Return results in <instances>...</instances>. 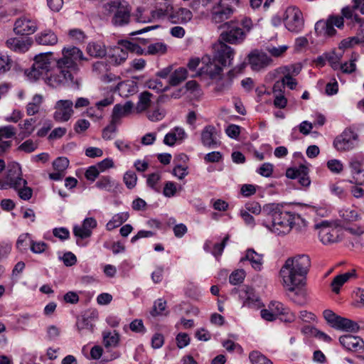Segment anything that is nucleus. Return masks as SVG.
<instances>
[{
    "mask_svg": "<svg viewBox=\"0 0 364 364\" xmlns=\"http://www.w3.org/2000/svg\"><path fill=\"white\" fill-rule=\"evenodd\" d=\"M311 267L307 255L289 257L280 269L281 283L291 300L299 306L307 302L306 275Z\"/></svg>",
    "mask_w": 364,
    "mask_h": 364,
    "instance_id": "1",
    "label": "nucleus"
},
{
    "mask_svg": "<svg viewBox=\"0 0 364 364\" xmlns=\"http://www.w3.org/2000/svg\"><path fill=\"white\" fill-rule=\"evenodd\" d=\"M264 210L270 215L272 220L271 224L266 227L277 235H287L293 228L297 232H301L306 226V221L300 215L283 210L279 205H267Z\"/></svg>",
    "mask_w": 364,
    "mask_h": 364,
    "instance_id": "2",
    "label": "nucleus"
},
{
    "mask_svg": "<svg viewBox=\"0 0 364 364\" xmlns=\"http://www.w3.org/2000/svg\"><path fill=\"white\" fill-rule=\"evenodd\" d=\"M357 8L355 4L352 6H346L341 10V16H331L326 21L321 20L315 24V31L321 36H332L336 31L334 26L341 28L343 26V19L350 20L351 22L360 23L361 18L355 13Z\"/></svg>",
    "mask_w": 364,
    "mask_h": 364,
    "instance_id": "3",
    "label": "nucleus"
},
{
    "mask_svg": "<svg viewBox=\"0 0 364 364\" xmlns=\"http://www.w3.org/2000/svg\"><path fill=\"white\" fill-rule=\"evenodd\" d=\"M201 62L203 65L200 68V74H205L215 82V90L216 92H222L231 87L232 79L235 77V69L230 70L225 77L223 75V68L211 62L210 55L203 56Z\"/></svg>",
    "mask_w": 364,
    "mask_h": 364,
    "instance_id": "4",
    "label": "nucleus"
},
{
    "mask_svg": "<svg viewBox=\"0 0 364 364\" xmlns=\"http://www.w3.org/2000/svg\"><path fill=\"white\" fill-rule=\"evenodd\" d=\"M74 70L68 68L60 67L57 62V68L53 70L49 77L46 79V82L52 87H58L61 85H68L74 88L79 87V82L75 79L73 75Z\"/></svg>",
    "mask_w": 364,
    "mask_h": 364,
    "instance_id": "5",
    "label": "nucleus"
},
{
    "mask_svg": "<svg viewBox=\"0 0 364 364\" xmlns=\"http://www.w3.org/2000/svg\"><path fill=\"white\" fill-rule=\"evenodd\" d=\"M105 11L112 14V23L115 26L127 25L131 18V9L125 4L115 0L107 3L104 6Z\"/></svg>",
    "mask_w": 364,
    "mask_h": 364,
    "instance_id": "6",
    "label": "nucleus"
},
{
    "mask_svg": "<svg viewBox=\"0 0 364 364\" xmlns=\"http://www.w3.org/2000/svg\"><path fill=\"white\" fill-rule=\"evenodd\" d=\"M239 0H219L210 10L212 22L220 23L229 19L235 12Z\"/></svg>",
    "mask_w": 364,
    "mask_h": 364,
    "instance_id": "7",
    "label": "nucleus"
},
{
    "mask_svg": "<svg viewBox=\"0 0 364 364\" xmlns=\"http://www.w3.org/2000/svg\"><path fill=\"white\" fill-rule=\"evenodd\" d=\"M213 58L210 57L211 62L215 64L217 62L220 67L223 68L231 65L235 56V50L219 39L213 46Z\"/></svg>",
    "mask_w": 364,
    "mask_h": 364,
    "instance_id": "8",
    "label": "nucleus"
},
{
    "mask_svg": "<svg viewBox=\"0 0 364 364\" xmlns=\"http://www.w3.org/2000/svg\"><path fill=\"white\" fill-rule=\"evenodd\" d=\"M62 53L63 57L58 60L60 67L68 68L70 70L75 72L78 70L77 61L87 60L82 50L75 46L64 48Z\"/></svg>",
    "mask_w": 364,
    "mask_h": 364,
    "instance_id": "9",
    "label": "nucleus"
},
{
    "mask_svg": "<svg viewBox=\"0 0 364 364\" xmlns=\"http://www.w3.org/2000/svg\"><path fill=\"white\" fill-rule=\"evenodd\" d=\"M284 20L286 28L291 32L299 33L304 28L302 13L296 6H289L286 9Z\"/></svg>",
    "mask_w": 364,
    "mask_h": 364,
    "instance_id": "10",
    "label": "nucleus"
},
{
    "mask_svg": "<svg viewBox=\"0 0 364 364\" xmlns=\"http://www.w3.org/2000/svg\"><path fill=\"white\" fill-rule=\"evenodd\" d=\"M50 53H40L35 56L31 70L27 73L31 80H36L46 73L50 66Z\"/></svg>",
    "mask_w": 364,
    "mask_h": 364,
    "instance_id": "11",
    "label": "nucleus"
},
{
    "mask_svg": "<svg viewBox=\"0 0 364 364\" xmlns=\"http://www.w3.org/2000/svg\"><path fill=\"white\" fill-rule=\"evenodd\" d=\"M224 26L227 27V30L221 33L220 40L230 44H240L244 41L246 38V32L244 30L232 22L225 23Z\"/></svg>",
    "mask_w": 364,
    "mask_h": 364,
    "instance_id": "12",
    "label": "nucleus"
},
{
    "mask_svg": "<svg viewBox=\"0 0 364 364\" xmlns=\"http://www.w3.org/2000/svg\"><path fill=\"white\" fill-rule=\"evenodd\" d=\"M358 136L350 129H345L333 141V146L338 151H347L355 146Z\"/></svg>",
    "mask_w": 364,
    "mask_h": 364,
    "instance_id": "13",
    "label": "nucleus"
},
{
    "mask_svg": "<svg viewBox=\"0 0 364 364\" xmlns=\"http://www.w3.org/2000/svg\"><path fill=\"white\" fill-rule=\"evenodd\" d=\"M200 142L205 146L215 149L220 146V132L213 125H206L200 133Z\"/></svg>",
    "mask_w": 364,
    "mask_h": 364,
    "instance_id": "14",
    "label": "nucleus"
},
{
    "mask_svg": "<svg viewBox=\"0 0 364 364\" xmlns=\"http://www.w3.org/2000/svg\"><path fill=\"white\" fill-rule=\"evenodd\" d=\"M5 180L7 186L13 188H18L20 185H27V181L21 178V168L17 163L8 166Z\"/></svg>",
    "mask_w": 364,
    "mask_h": 364,
    "instance_id": "15",
    "label": "nucleus"
},
{
    "mask_svg": "<svg viewBox=\"0 0 364 364\" xmlns=\"http://www.w3.org/2000/svg\"><path fill=\"white\" fill-rule=\"evenodd\" d=\"M73 103L69 100H60L56 102L53 117L59 122H67L73 114Z\"/></svg>",
    "mask_w": 364,
    "mask_h": 364,
    "instance_id": "16",
    "label": "nucleus"
},
{
    "mask_svg": "<svg viewBox=\"0 0 364 364\" xmlns=\"http://www.w3.org/2000/svg\"><path fill=\"white\" fill-rule=\"evenodd\" d=\"M249 63L255 71H260L271 65L273 60L265 53L253 51L248 55Z\"/></svg>",
    "mask_w": 364,
    "mask_h": 364,
    "instance_id": "17",
    "label": "nucleus"
},
{
    "mask_svg": "<svg viewBox=\"0 0 364 364\" xmlns=\"http://www.w3.org/2000/svg\"><path fill=\"white\" fill-rule=\"evenodd\" d=\"M97 317V313L92 311L85 313L77 318L76 326L78 332L81 335H86L93 332L95 318Z\"/></svg>",
    "mask_w": 364,
    "mask_h": 364,
    "instance_id": "18",
    "label": "nucleus"
},
{
    "mask_svg": "<svg viewBox=\"0 0 364 364\" xmlns=\"http://www.w3.org/2000/svg\"><path fill=\"white\" fill-rule=\"evenodd\" d=\"M36 22L27 17L18 18L14 23V31L17 35H31L37 30Z\"/></svg>",
    "mask_w": 364,
    "mask_h": 364,
    "instance_id": "19",
    "label": "nucleus"
},
{
    "mask_svg": "<svg viewBox=\"0 0 364 364\" xmlns=\"http://www.w3.org/2000/svg\"><path fill=\"white\" fill-rule=\"evenodd\" d=\"M316 228L321 229L319 237L323 244L336 242L338 240V231L336 228L328 227V222L323 221L316 225Z\"/></svg>",
    "mask_w": 364,
    "mask_h": 364,
    "instance_id": "20",
    "label": "nucleus"
},
{
    "mask_svg": "<svg viewBox=\"0 0 364 364\" xmlns=\"http://www.w3.org/2000/svg\"><path fill=\"white\" fill-rule=\"evenodd\" d=\"M339 341L347 350L358 352L364 348V341L359 336L347 334L341 336Z\"/></svg>",
    "mask_w": 364,
    "mask_h": 364,
    "instance_id": "21",
    "label": "nucleus"
},
{
    "mask_svg": "<svg viewBox=\"0 0 364 364\" xmlns=\"http://www.w3.org/2000/svg\"><path fill=\"white\" fill-rule=\"evenodd\" d=\"M97 227V221L94 218H86L81 226L75 225L73 228V234L80 239L90 237L92 230Z\"/></svg>",
    "mask_w": 364,
    "mask_h": 364,
    "instance_id": "22",
    "label": "nucleus"
},
{
    "mask_svg": "<svg viewBox=\"0 0 364 364\" xmlns=\"http://www.w3.org/2000/svg\"><path fill=\"white\" fill-rule=\"evenodd\" d=\"M134 111V103L131 101L126 102L124 105L117 104L114 106L112 114L113 122H119L120 119L130 114Z\"/></svg>",
    "mask_w": 364,
    "mask_h": 364,
    "instance_id": "23",
    "label": "nucleus"
},
{
    "mask_svg": "<svg viewBox=\"0 0 364 364\" xmlns=\"http://www.w3.org/2000/svg\"><path fill=\"white\" fill-rule=\"evenodd\" d=\"M193 18L192 12L186 8H176L172 6L170 21L172 23H186Z\"/></svg>",
    "mask_w": 364,
    "mask_h": 364,
    "instance_id": "24",
    "label": "nucleus"
},
{
    "mask_svg": "<svg viewBox=\"0 0 364 364\" xmlns=\"http://www.w3.org/2000/svg\"><path fill=\"white\" fill-rule=\"evenodd\" d=\"M187 137L184 129L176 127L167 133L164 139V143L166 145L172 146L176 142L181 143Z\"/></svg>",
    "mask_w": 364,
    "mask_h": 364,
    "instance_id": "25",
    "label": "nucleus"
},
{
    "mask_svg": "<svg viewBox=\"0 0 364 364\" xmlns=\"http://www.w3.org/2000/svg\"><path fill=\"white\" fill-rule=\"evenodd\" d=\"M172 12V4L169 2L160 4L156 8L151 11L153 21L156 20L168 19L170 21V16Z\"/></svg>",
    "mask_w": 364,
    "mask_h": 364,
    "instance_id": "26",
    "label": "nucleus"
},
{
    "mask_svg": "<svg viewBox=\"0 0 364 364\" xmlns=\"http://www.w3.org/2000/svg\"><path fill=\"white\" fill-rule=\"evenodd\" d=\"M6 44L8 48L18 53H25L31 46L28 39H22L18 38H11L6 41Z\"/></svg>",
    "mask_w": 364,
    "mask_h": 364,
    "instance_id": "27",
    "label": "nucleus"
},
{
    "mask_svg": "<svg viewBox=\"0 0 364 364\" xmlns=\"http://www.w3.org/2000/svg\"><path fill=\"white\" fill-rule=\"evenodd\" d=\"M249 261L252 267L257 271L262 269L263 264V255L256 252L253 249H248L246 251L245 257L241 258L240 262Z\"/></svg>",
    "mask_w": 364,
    "mask_h": 364,
    "instance_id": "28",
    "label": "nucleus"
},
{
    "mask_svg": "<svg viewBox=\"0 0 364 364\" xmlns=\"http://www.w3.org/2000/svg\"><path fill=\"white\" fill-rule=\"evenodd\" d=\"M152 97L153 95L148 91L141 92L136 105L134 106V112L141 113L146 111L151 106Z\"/></svg>",
    "mask_w": 364,
    "mask_h": 364,
    "instance_id": "29",
    "label": "nucleus"
},
{
    "mask_svg": "<svg viewBox=\"0 0 364 364\" xmlns=\"http://www.w3.org/2000/svg\"><path fill=\"white\" fill-rule=\"evenodd\" d=\"M350 167L351 168V172L353 176L354 181H350V183H354L357 185L364 186V173L360 176L361 173L364 172L362 168V163L358 160H352L350 163Z\"/></svg>",
    "mask_w": 364,
    "mask_h": 364,
    "instance_id": "30",
    "label": "nucleus"
},
{
    "mask_svg": "<svg viewBox=\"0 0 364 364\" xmlns=\"http://www.w3.org/2000/svg\"><path fill=\"white\" fill-rule=\"evenodd\" d=\"M36 41L43 46H53L57 43L58 37L50 30H47L36 36Z\"/></svg>",
    "mask_w": 364,
    "mask_h": 364,
    "instance_id": "31",
    "label": "nucleus"
},
{
    "mask_svg": "<svg viewBox=\"0 0 364 364\" xmlns=\"http://www.w3.org/2000/svg\"><path fill=\"white\" fill-rule=\"evenodd\" d=\"M20 70L21 67L18 63L14 61L10 56L7 55H0V73H6L9 70Z\"/></svg>",
    "mask_w": 364,
    "mask_h": 364,
    "instance_id": "32",
    "label": "nucleus"
},
{
    "mask_svg": "<svg viewBox=\"0 0 364 364\" xmlns=\"http://www.w3.org/2000/svg\"><path fill=\"white\" fill-rule=\"evenodd\" d=\"M355 276V270L353 269L351 272L339 274L335 277L331 282L333 291L336 294L339 293L341 287H342L347 281H348L350 278Z\"/></svg>",
    "mask_w": 364,
    "mask_h": 364,
    "instance_id": "33",
    "label": "nucleus"
},
{
    "mask_svg": "<svg viewBox=\"0 0 364 364\" xmlns=\"http://www.w3.org/2000/svg\"><path fill=\"white\" fill-rule=\"evenodd\" d=\"M86 50L90 56L95 58H103L107 54L105 45L100 42H90Z\"/></svg>",
    "mask_w": 364,
    "mask_h": 364,
    "instance_id": "34",
    "label": "nucleus"
},
{
    "mask_svg": "<svg viewBox=\"0 0 364 364\" xmlns=\"http://www.w3.org/2000/svg\"><path fill=\"white\" fill-rule=\"evenodd\" d=\"M334 328L349 332H357L359 330V326L352 320L339 316Z\"/></svg>",
    "mask_w": 364,
    "mask_h": 364,
    "instance_id": "35",
    "label": "nucleus"
},
{
    "mask_svg": "<svg viewBox=\"0 0 364 364\" xmlns=\"http://www.w3.org/2000/svg\"><path fill=\"white\" fill-rule=\"evenodd\" d=\"M129 217L127 212H122L115 214L112 219L107 223L106 228L111 231L116 228L119 227L123 223L126 222Z\"/></svg>",
    "mask_w": 364,
    "mask_h": 364,
    "instance_id": "36",
    "label": "nucleus"
},
{
    "mask_svg": "<svg viewBox=\"0 0 364 364\" xmlns=\"http://www.w3.org/2000/svg\"><path fill=\"white\" fill-rule=\"evenodd\" d=\"M188 72L186 68H179L172 73L169 77V85L176 86L187 78Z\"/></svg>",
    "mask_w": 364,
    "mask_h": 364,
    "instance_id": "37",
    "label": "nucleus"
},
{
    "mask_svg": "<svg viewBox=\"0 0 364 364\" xmlns=\"http://www.w3.org/2000/svg\"><path fill=\"white\" fill-rule=\"evenodd\" d=\"M343 58V51H331L325 54V58L333 70H338L341 67V60Z\"/></svg>",
    "mask_w": 364,
    "mask_h": 364,
    "instance_id": "38",
    "label": "nucleus"
},
{
    "mask_svg": "<svg viewBox=\"0 0 364 364\" xmlns=\"http://www.w3.org/2000/svg\"><path fill=\"white\" fill-rule=\"evenodd\" d=\"M36 120L33 118L26 119L24 120L23 124H19V128L21 130L19 136L21 139L29 136L34 131L35 127L34 123Z\"/></svg>",
    "mask_w": 364,
    "mask_h": 364,
    "instance_id": "39",
    "label": "nucleus"
},
{
    "mask_svg": "<svg viewBox=\"0 0 364 364\" xmlns=\"http://www.w3.org/2000/svg\"><path fill=\"white\" fill-rule=\"evenodd\" d=\"M116 183L109 176H102L96 183L95 186L101 190L111 192L116 188Z\"/></svg>",
    "mask_w": 364,
    "mask_h": 364,
    "instance_id": "40",
    "label": "nucleus"
},
{
    "mask_svg": "<svg viewBox=\"0 0 364 364\" xmlns=\"http://www.w3.org/2000/svg\"><path fill=\"white\" fill-rule=\"evenodd\" d=\"M42 96L40 95H35L32 101L29 102L26 107V112L28 115H33L36 114L42 103Z\"/></svg>",
    "mask_w": 364,
    "mask_h": 364,
    "instance_id": "41",
    "label": "nucleus"
},
{
    "mask_svg": "<svg viewBox=\"0 0 364 364\" xmlns=\"http://www.w3.org/2000/svg\"><path fill=\"white\" fill-rule=\"evenodd\" d=\"M249 358L252 364H273L269 359L258 351L250 353Z\"/></svg>",
    "mask_w": 364,
    "mask_h": 364,
    "instance_id": "42",
    "label": "nucleus"
},
{
    "mask_svg": "<svg viewBox=\"0 0 364 364\" xmlns=\"http://www.w3.org/2000/svg\"><path fill=\"white\" fill-rule=\"evenodd\" d=\"M103 340L105 347L116 346L119 340V334L116 331L105 333Z\"/></svg>",
    "mask_w": 364,
    "mask_h": 364,
    "instance_id": "43",
    "label": "nucleus"
},
{
    "mask_svg": "<svg viewBox=\"0 0 364 364\" xmlns=\"http://www.w3.org/2000/svg\"><path fill=\"white\" fill-rule=\"evenodd\" d=\"M69 166V160L66 157H58L53 162L55 171L64 173Z\"/></svg>",
    "mask_w": 364,
    "mask_h": 364,
    "instance_id": "44",
    "label": "nucleus"
},
{
    "mask_svg": "<svg viewBox=\"0 0 364 364\" xmlns=\"http://www.w3.org/2000/svg\"><path fill=\"white\" fill-rule=\"evenodd\" d=\"M166 301L162 299H157L153 306V309L151 311V315L152 316H156L161 315L164 311L166 309Z\"/></svg>",
    "mask_w": 364,
    "mask_h": 364,
    "instance_id": "45",
    "label": "nucleus"
},
{
    "mask_svg": "<svg viewBox=\"0 0 364 364\" xmlns=\"http://www.w3.org/2000/svg\"><path fill=\"white\" fill-rule=\"evenodd\" d=\"M167 50L166 45L163 43H156L150 44L147 48V53L149 54H164Z\"/></svg>",
    "mask_w": 364,
    "mask_h": 364,
    "instance_id": "46",
    "label": "nucleus"
},
{
    "mask_svg": "<svg viewBox=\"0 0 364 364\" xmlns=\"http://www.w3.org/2000/svg\"><path fill=\"white\" fill-rule=\"evenodd\" d=\"M147 117L151 122H157L161 120L165 117V111L157 107L154 109L147 112Z\"/></svg>",
    "mask_w": 364,
    "mask_h": 364,
    "instance_id": "47",
    "label": "nucleus"
},
{
    "mask_svg": "<svg viewBox=\"0 0 364 364\" xmlns=\"http://www.w3.org/2000/svg\"><path fill=\"white\" fill-rule=\"evenodd\" d=\"M18 192V196L24 200H29L33 195V190L31 188L26 186V185H20L18 188H14Z\"/></svg>",
    "mask_w": 364,
    "mask_h": 364,
    "instance_id": "48",
    "label": "nucleus"
},
{
    "mask_svg": "<svg viewBox=\"0 0 364 364\" xmlns=\"http://www.w3.org/2000/svg\"><path fill=\"white\" fill-rule=\"evenodd\" d=\"M137 177L134 171H129L124 173V182L129 189L133 188L136 184Z\"/></svg>",
    "mask_w": 364,
    "mask_h": 364,
    "instance_id": "49",
    "label": "nucleus"
},
{
    "mask_svg": "<svg viewBox=\"0 0 364 364\" xmlns=\"http://www.w3.org/2000/svg\"><path fill=\"white\" fill-rule=\"evenodd\" d=\"M69 37L75 43H82L86 38V35L82 30L74 28L70 30Z\"/></svg>",
    "mask_w": 364,
    "mask_h": 364,
    "instance_id": "50",
    "label": "nucleus"
},
{
    "mask_svg": "<svg viewBox=\"0 0 364 364\" xmlns=\"http://www.w3.org/2000/svg\"><path fill=\"white\" fill-rule=\"evenodd\" d=\"M245 277V273L244 270L238 269L233 272L229 277V281L230 284L233 285H237L243 282Z\"/></svg>",
    "mask_w": 364,
    "mask_h": 364,
    "instance_id": "51",
    "label": "nucleus"
},
{
    "mask_svg": "<svg viewBox=\"0 0 364 364\" xmlns=\"http://www.w3.org/2000/svg\"><path fill=\"white\" fill-rule=\"evenodd\" d=\"M38 148V144L31 139H28L22 143L18 147V150L24 151L26 153H31Z\"/></svg>",
    "mask_w": 364,
    "mask_h": 364,
    "instance_id": "52",
    "label": "nucleus"
},
{
    "mask_svg": "<svg viewBox=\"0 0 364 364\" xmlns=\"http://www.w3.org/2000/svg\"><path fill=\"white\" fill-rule=\"evenodd\" d=\"M286 68H282V66H281L269 72L265 76V81L267 82H271L274 81L280 75H284V73L286 72Z\"/></svg>",
    "mask_w": 364,
    "mask_h": 364,
    "instance_id": "53",
    "label": "nucleus"
},
{
    "mask_svg": "<svg viewBox=\"0 0 364 364\" xmlns=\"http://www.w3.org/2000/svg\"><path fill=\"white\" fill-rule=\"evenodd\" d=\"M117 122H113L112 119L111 123L106 127L102 132V137L106 140H109L113 138L114 133L117 130Z\"/></svg>",
    "mask_w": 364,
    "mask_h": 364,
    "instance_id": "54",
    "label": "nucleus"
},
{
    "mask_svg": "<svg viewBox=\"0 0 364 364\" xmlns=\"http://www.w3.org/2000/svg\"><path fill=\"white\" fill-rule=\"evenodd\" d=\"M16 129L11 126H4L0 127V141L3 139H10L16 134Z\"/></svg>",
    "mask_w": 364,
    "mask_h": 364,
    "instance_id": "55",
    "label": "nucleus"
},
{
    "mask_svg": "<svg viewBox=\"0 0 364 364\" xmlns=\"http://www.w3.org/2000/svg\"><path fill=\"white\" fill-rule=\"evenodd\" d=\"M299 183L303 186H309L311 181L308 176V168L305 166H301V172L298 176Z\"/></svg>",
    "mask_w": 364,
    "mask_h": 364,
    "instance_id": "56",
    "label": "nucleus"
},
{
    "mask_svg": "<svg viewBox=\"0 0 364 364\" xmlns=\"http://www.w3.org/2000/svg\"><path fill=\"white\" fill-rule=\"evenodd\" d=\"M112 58L114 59V63L117 65L123 63L128 58V53L123 49L117 48L114 51Z\"/></svg>",
    "mask_w": 364,
    "mask_h": 364,
    "instance_id": "57",
    "label": "nucleus"
},
{
    "mask_svg": "<svg viewBox=\"0 0 364 364\" xmlns=\"http://www.w3.org/2000/svg\"><path fill=\"white\" fill-rule=\"evenodd\" d=\"M31 250L36 254L43 253L48 247V245L44 242L30 241Z\"/></svg>",
    "mask_w": 364,
    "mask_h": 364,
    "instance_id": "58",
    "label": "nucleus"
},
{
    "mask_svg": "<svg viewBox=\"0 0 364 364\" xmlns=\"http://www.w3.org/2000/svg\"><path fill=\"white\" fill-rule=\"evenodd\" d=\"M228 240L229 235H228L223 238V241L220 243H216L214 245L212 253L215 257H218L222 255L223 250Z\"/></svg>",
    "mask_w": 364,
    "mask_h": 364,
    "instance_id": "59",
    "label": "nucleus"
},
{
    "mask_svg": "<svg viewBox=\"0 0 364 364\" xmlns=\"http://www.w3.org/2000/svg\"><path fill=\"white\" fill-rule=\"evenodd\" d=\"M323 317L325 320L331 324V326L334 328L339 316L336 315L334 312H333L330 309H326L323 312Z\"/></svg>",
    "mask_w": 364,
    "mask_h": 364,
    "instance_id": "60",
    "label": "nucleus"
},
{
    "mask_svg": "<svg viewBox=\"0 0 364 364\" xmlns=\"http://www.w3.org/2000/svg\"><path fill=\"white\" fill-rule=\"evenodd\" d=\"M177 188L175 183L167 181L164 187L163 193L166 197H173L176 193Z\"/></svg>",
    "mask_w": 364,
    "mask_h": 364,
    "instance_id": "61",
    "label": "nucleus"
},
{
    "mask_svg": "<svg viewBox=\"0 0 364 364\" xmlns=\"http://www.w3.org/2000/svg\"><path fill=\"white\" fill-rule=\"evenodd\" d=\"M109 70V65L105 61H97L92 64V71L97 75L102 74Z\"/></svg>",
    "mask_w": 364,
    "mask_h": 364,
    "instance_id": "62",
    "label": "nucleus"
},
{
    "mask_svg": "<svg viewBox=\"0 0 364 364\" xmlns=\"http://www.w3.org/2000/svg\"><path fill=\"white\" fill-rule=\"evenodd\" d=\"M287 46H279L277 47H268L267 50L274 57H281L287 50Z\"/></svg>",
    "mask_w": 364,
    "mask_h": 364,
    "instance_id": "63",
    "label": "nucleus"
},
{
    "mask_svg": "<svg viewBox=\"0 0 364 364\" xmlns=\"http://www.w3.org/2000/svg\"><path fill=\"white\" fill-rule=\"evenodd\" d=\"M60 334V330L55 325L49 326L47 328L46 338L49 341H54L59 337Z\"/></svg>",
    "mask_w": 364,
    "mask_h": 364,
    "instance_id": "64",
    "label": "nucleus"
}]
</instances>
